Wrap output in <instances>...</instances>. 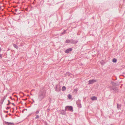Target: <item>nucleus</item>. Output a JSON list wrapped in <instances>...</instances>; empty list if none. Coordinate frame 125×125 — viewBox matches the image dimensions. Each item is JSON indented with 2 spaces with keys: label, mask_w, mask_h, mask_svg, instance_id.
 <instances>
[{
  "label": "nucleus",
  "mask_w": 125,
  "mask_h": 125,
  "mask_svg": "<svg viewBox=\"0 0 125 125\" xmlns=\"http://www.w3.org/2000/svg\"><path fill=\"white\" fill-rule=\"evenodd\" d=\"M46 93L44 91L40 92L38 94V99L39 101H41L45 97Z\"/></svg>",
  "instance_id": "obj_1"
},
{
  "label": "nucleus",
  "mask_w": 125,
  "mask_h": 125,
  "mask_svg": "<svg viewBox=\"0 0 125 125\" xmlns=\"http://www.w3.org/2000/svg\"><path fill=\"white\" fill-rule=\"evenodd\" d=\"M67 110L71 112H73V108L71 106L65 107V110L67 111Z\"/></svg>",
  "instance_id": "obj_2"
},
{
  "label": "nucleus",
  "mask_w": 125,
  "mask_h": 125,
  "mask_svg": "<svg viewBox=\"0 0 125 125\" xmlns=\"http://www.w3.org/2000/svg\"><path fill=\"white\" fill-rule=\"evenodd\" d=\"M61 90V86L59 85H57L56 86L55 91L57 92H59Z\"/></svg>",
  "instance_id": "obj_3"
},
{
  "label": "nucleus",
  "mask_w": 125,
  "mask_h": 125,
  "mask_svg": "<svg viewBox=\"0 0 125 125\" xmlns=\"http://www.w3.org/2000/svg\"><path fill=\"white\" fill-rule=\"evenodd\" d=\"M81 100H78L77 101L76 103L78 105V107L79 108H81Z\"/></svg>",
  "instance_id": "obj_4"
},
{
  "label": "nucleus",
  "mask_w": 125,
  "mask_h": 125,
  "mask_svg": "<svg viewBox=\"0 0 125 125\" xmlns=\"http://www.w3.org/2000/svg\"><path fill=\"white\" fill-rule=\"evenodd\" d=\"M112 89L114 91V92L115 93L118 92L119 91V90L117 87H113Z\"/></svg>",
  "instance_id": "obj_5"
},
{
  "label": "nucleus",
  "mask_w": 125,
  "mask_h": 125,
  "mask_svg": "<svg viewBox=\"0 0 125 125\" xmlns=\"http://www.w3.org/2000/svg\"><path fill=\"white\" fill-rule=\"evenodd\" d=\"M96 80L92 79L90 80L89 81V83H88L89 84H91L93 83L94 82L96 81Z\"/></svg>",
  "instance_id": "obj_6"
},
{
  "label": "nucleus",
  "mask_w": 125,
  "mask_h": 125,
  "mask_svg": "<svg viewBox=\"0 0 125 125\" xmlns=\"http://www.w3.org/2000/svg\"><path fill=\"white\" fill-rule=\"evenodd\" d=\"M72 50V49L71 48H69L67 49L65 51V52L67 53H68L70 52H71Z\"/></svg>",
  "instance_id": "obj_7"
},
{
  "label": "nucleus",
  "mask_w": 125,
  "mask_h": 125,
  "mask_svg": "<svg viewBox=\"0 0 125 125\" xmlns=\"http://www.w3.org/2000/svg\"><path fill=\"white\" fill-rule=\"evenodd\" d=\"M73 42V40H67L65 42L66 43H72Z\"/></svg>",
  "instance_id": "obj_8"
},
{
  "label": "nucleus",
  "mask_w": 125,
  "mask_h": 125,
  "mask_svg": "<svg viewBox=\"0 0 125 125\" xmlns=\"http://www.w3.org/2000/svg\"><path fill=\"white\" fill-rule=\"evenodd\" d=\"M91 99L92 100H97V97L94 96L91 97Z\"/></svg>",
  "instance_id": "obj_9"
},
{
  "label": "nucleus",
  "mask_w": 125,
  "mask_h": 125,
  "mask_svg": "<svg viewBox=\"0 0 125 125\" xmlns=\"http://www.w3.org/2000/svg\"><path fill=\"white\" fill-rule=\"evenodd\" d=\"M117 108L118 110H120L121 109V104H117Z\"/></svg>",
  "instance_id": "obj_10"
},
{
  "label": "nucleus",
  "mask_w": 125,
  "mask_h": 125,
  "mask_svg": "<svg viewBox=\"0 0 125 125\" xmlns=\"http://www.w3.org/2000/svg\"><path fill=\"white\" fill-rule=\"evenodd\" d=\"M66 114V112L63 110H62L61 111V114L62 115H65Z\"/></svg>",
  "instance_id": "obj_11"
},
{
  "label": "nucleus",
  "mask_w": 125,
  "mask_h": 125,
  "mask_svg": "<svg viewBox=\"0 0 125 125\" xmlns=\"http://www.w3.org/2000/svg\"><path fill=\"white\" fill-rule=\"evenodd\" d=\"M13 46H14V47H15V48H16V49H17L18 48V47L17 46L16 44H13Z\"/></svg>",
  "instance_id": "obj_12"
},
{
  "label": "nucleus",
  "mask_w": 125,
  "mask_h": 125,
  "mask_svg": "<svg viewBox=\"0 0 125 125\" xmlns=\"http://www.w3.org/2000/svg\"><path fill=\"white\" fill-rule=\"evenodd\" d=\"M66 88L65 86H63L62 87V91H64L65 90Z\"/></svg>",
  "instance_id": "obj_13"
},
{
  "label": "nucleus",
  "mask_w": 125,
  "mask_h": 125,
  "mask_svg": "<svg viewBox=\"0 0 125 125\" xmlns=\"http://www.w3.org/2000/svg\"><path fill=\"white\" fill-rule=\"evenodd\" d=\"M5 124H7L8 125H11L12 124V123H10V122L9 123V122H5Z\"/></svg>",
  "instance_id": "obj_14"
},
{
  "label": "nucleus",
  "mask_w": 125,
  "mask_h": 125,
  "mask_svg": "<svg viewBox=\"0 0 125 125\" xmlns=\"http://www.w3.org/2000/svg\"><path fill=\"white\" fill-rule=\"evenodd\" d=\"M67 30H64L63 32H62L61 34V35H62V34H65L66 33V31Z\"/></svg>",
  "instance_id": "obj_15"
},
{
  "label": "nucleus",
  "mask_w": 125,
  "mask_h": 125,
  "mask_svg": "<svg viewBox=\"0 0 125 125\" xmlns=\"http://www.w3.org/2000/svg\"><path fill=\"white\" fill-rule=\"evenodd\" d=\"M111 83L113 85L115 86L116 85V83L114 82H112Z\"/></svg>",
  "instance_id": "obj_16"
},
{
  "label": "nucleus",
  "mask_w": 125,
  "mask_h": 125,
  "mask_svg": "<svg viewBox=\"0 0 125 125\" xmlns=\"http://www.w3.org/2000/svg\"><path fill=\"white\" fill-rule=\"evenodd\" d=\"M39 110L38 109L35 112V114L36 115L38 114L39 112Z\"/></svg>",
  "instance_id": "obj_17"
},
{
  "label": "nucleus",
  "mask_w": 125,
  "mask_h": 125,
  "mask_svg": "<svg viewBox=\"0 0 125 125\" xmlns=\"http://www.w3.org/2000/svg\"><path fill=\"white\" fill-rule=\"evenodd\" d=\"M117 60L116 59H113V62H116Z\"/></svg>",
  "instance_id": "obj_18"
},
{
  "label": "nucleus",
  "mask_w": 125,
  "mask_h": 125,
  "mask_svg": "<svg viewBox=\"0 0 125 125\" xmlns=\"http://www.w3.org/2000/svg\"><path fill=\"white\" fill-rule=\"evenodd\" d=\"M39 118V116L38 115H37L36 116V117H35V119H37L38 118Z\"/></svg>",
  "instance_id": "obj_19"
},
{
  "label": "nucleus",
  "mask_w": 125,
  "mask_h": 125,
  "mask_svg": "<svg viewBox=\"0 0 125 125\" xmlns=\"http://www.w3.org/2000/svg\"><path fill=\"white\" fill-rule=\"evenodd\" d=\"M68 97L69 99H71V98L72 96L70 95L69 94L68 96Z\"/></svg>",
  "instance_id": "obj_20"
},
{
  "label": "nucleus",
  "mask_w": 125,
  "mask_h": 125,
  "mask_svg": "<svg viewBox=\"0 0 125 125\" xmlns=\"http://www.w3.org/2000/svg\"><path fill=\"white\" fill-rule=\"evenodd\" d=\"M77 89H74V92H76L77 91Z\"/></svg>",
  "instance_id": "obj_21"
},
{
  "label": "nucleus",
  "mask_w": 125,
  "mask_h": 125,
  "mask_svg": "<svg viewBox=\"0 0 125 125\" xmlns=\"http://www.w3.org/2000/svg\"><path fill=\"white\" fill-rule=\"evenodd\" d=\"M3 102H4L2 100H1L0 103L1 105H2L3 104Z\"/></svg>",
  "instance_id": "obj_22"
},
{
  "label": "nucleus",
  "mask_w": 125,
  "mask_h": 125,
  "mask_svg": "<svg viewBox=\"0 0 125 125\" xmlns=\"http://www.w3.org/2000/svg\"><path fill=\"white\" fill-rule=\"evenodd\" d=\"M104 61L102 60V61L101 62V63L102 65H103L104 64Z\"/></svg>",
  "instance_id": "obj_23"
},
{
  "label": "nucleus",
  "mask_w": 125,
  "mask_h": 125,
  "mask_svg": "<svg viewBox=\"0 0 125 125\" xmlns=\"http://www.w3.org/2000/svg\"><path fill=\"white\" fill-rule=\"evenodd\" d=\"M8 101L9 103H8V104H7V105H9V104H10L11 103L10 102V101H9V100H8Z\"/></svg>",
  "instance_id": "obj_24"
},
{
  "label": "nucleus",
  "mask_w": 125,
  "mask_h": 125,
  "mask_svg": "<svg viewBox=\"0 0 125 125\" xmlns=\"http://www.w3.org/2000/svg\"><path fill=\"white\" fill-rule=\"evenodd\" d=\"M6 98V97L5 96H4L3 98V100H2L3 101H4V100Z\"/></svg>",
  "instance_id": "obj_25"
},
{
  "label": "nucleus",
  "mask_w": 125,
  "mask_h": 125,
  "mask_svg": "<svg viewBox=\"0 0 125 125\" xmlns=\"http://www.w3.org/2000/svg\"><path fill=\"white\" fill-rule=\"evenodd\" d=\"M2 58V54H0V59H1Z\"/></svg>",
  "instance_id": "obj_26"
},
{
  "label": "nucleus",
  "mask_w": 125,
  "mask_h": 125,
  "mask_svg": "<svg viewBox=\"0 0 125 125\" xmlns=\"http://www.w3.org/2000/svg\"><path fill=\"white\" fill-rule=\"evenodd\" d=\"M10 107H7L6 108V109H9L10 108Z\"/></svg>",
  "instance_id": "obj_27"
},
{
  "label": "nucleus",
  "mask_w": 125,
  "mask_h": 125,
  "mask_svg": "<svg viewBox=\"0 0 125 125\" xmlns=\"http://www.w3.org/2000/svg\"><path fill=\"white\" fill-rule=\"evenodd\" d=\"M18 10L17 9H15V11L16 12H17V11Z\"/></svg>",
  "instance_id": "obj_28"
},
{
  "label": "nucleus",
  "mask_w": 125,
  "mask_h": 125,
  "mask_svg": "<svg viewBox=\"0 0 125 125\" xmlns=\"http://www.w3.org/2000/svg\"><path fill=\"white\" fill-rule=\"evenodd\" d=\"M11 104H12L14 106H15V105L13 103H11Z\"/></svg>",
  "instance_id": "obj_29"
},
{
  "label": "nucleus",
  "mask_w": 125,
  "mask_h": 125,
  "mask_svg": "<svg viewBox=\"0 0 125 125\" xmlns=\"http://www.w3.org/2000/svg\"><path fill=\"white\" fill-rule=\"evenodd\" d=\"M27 98H26V99H23V100H27Z\"/></svg>",
  "instance_id": "obj_30"
},
{
  "label": "nucleus",
  "mask_w": 125,
  "mask_h": 125,
  "mask_svg": "<svg viewBox=\"0 0 125 125\" xmlns=\"http://www.w3.org/2000/svg\"><path fill=\"white\" fill-rule=\"evenodd\" d=\"M10 98L11 99H12V98H11V97H10Z\"/></svg>",
  "instance_id": "obj_31"
},
{
  "label": "nucleus",
  "mask_w": 125,
  "mask_h": 125,
  "mask_svg": "<svg viewBox=\"0 0 125 125\" xmlns=\"http://www.w3.org/2000/svg\"><path fill=\"white\" fill-rule=\"evenodd\" d=\"M47 110H48V111H49V109H47Z\"/></svg>",
  "instance_id": "obj_32"
},
{
  "label": "nucleus",
  "mask_w": 125,
  "mask_h": 125,
  "mask_svg": "<svg viewBox=\"0 0 125 125\" xmlns=\"http://www.w3.org/2000/svg\"><path fill=\"white\" fill-rule=\"evenodd\" d=\"M1 49L0 48V52L1 51Z\"/></svg>",
  "instance_id": "obj_33"
}]
</instances>
